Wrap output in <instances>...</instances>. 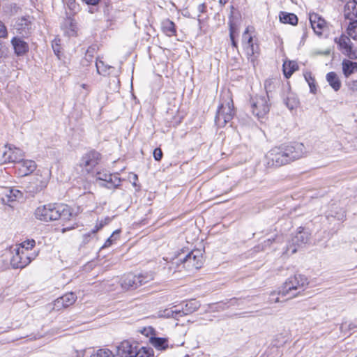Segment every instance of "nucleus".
Returning a JSON list of instances; mask_svg holds the SVG:
<instances>
[{
    "instance_id": "412c9836",
    "label": "nucleus",
    "mask_w": 357,
    "mask_h": 357,
    "mask_svg": "<svg viewBox=\"0 0 357 357\" xmlns=\"http://www.w3.org/2000/svg\"><path fill=\"white\" fill-rule=\"evenodd\" d=\"M200 307V303L195 299H192L185 302V305L180 310L181 316L187 315L196 311Z\"/></svg>"
},
{
    "instance_id": "7c9ffc66",
    "label": "nucleus",
    "mask_w": 357,
    "mask_h": 357,
    "mask_svg": "<svg viewBox=\"0 0 357 357\" xmlns=\"http://www.w3.org/2000/svg\"><path fill=\"white\" fill-rule=\"evenodd\" d=\"M309 240V234L306 231H298L296 236L292 239L293 243L296 244L298 246L307 243Z\"/></svg>"
},
{
    "instance_id": "4c0bfd02",
    "label": "nucleus",
    "mask_w": 357,
    "mask_h": 357,
    "mask_svg": "<svg viewBox=\"0 0 357 357\" xmlns=\"http://www.w3.org/2000/svg\"><path fill=\"white\" fill-rule=\"evenodd\" d=\"M280 296H282V289L280 291H272L268 298V302L269 303H278L280 301Z\"/></svg>"
},
{
    "instance_id": "423d86ee",
    "label": "nucleus",
    "mask_w": 357,
    "mask_h": 357,
    "mask_svg": "<svg viewBox=\"0 0 357 357\" xmlns=\"http://www.w3.org/2000/svg\"><path fill=\"white\" fill-rule=\"evenodd\" d=\"M308 284L307 278L301 274H296L289 277L282 287L283 296H289V298L295 297L304 291Z\"/></svg>"
},
{
    "instance_id": "37998d69",
    "label": "nucleus",
    "mask_w": 357,
    "mask_h": 357,
    "mask_svg": "<svg viewBox=\"0 0 357 357\" xmlns=\"http://www.w3.org/2000/svg\"><path fill=\"white\" fill-rule=\"evenodd\" d=\"M59 41H60L59 40L55 39L52 43V48H53L54 52L58 57H59V53L61 52V50H60L61 48H60V45L59 44Z\"/></svg>"
},
{
    "instance_id": "c85d7f7f",
    "label": "nucleus",
    "mask_w": 357,
    "mask_h": 357,
    "mask_svg": "<svg viewBox=\"0 0 357 357\" xmlns=\"http://www.w3.org/2000/svg\"><path fill=\"white\" fill-rule=\"evenodd\" d=\"M191 7L195 10V17H197L199 21L201 14L204 13L206 9L205 3L202 2V0H194L192 3Z\"/></svg>"
},
{
    "instance_id": "7ed1b4c3",
    "label": "nucleus",
    "mask_w": 357,
    "mask_h": 357,
    "mask_svg": "<svg viewBox=\"0 0 357 357\" xmlns=\"http://www.w3.org/2000/svg\"><path fill=\"white\" fill-rule=\"evenodd\" d=\"M35 215L37 219L47 222L58 219L70 220L77 213L68 205L50 204L38 207Z\"/></svg>"
},
{
    "instance_id": "2f4dec72",
    "label": "nucleus",
    "mask_w": 357,
    "mask_h": 357,
    "mask_svg": "<svg viewBox=\"0 0 357 357\" xmlns=\"http://www.w3.org/2000/svg\"><path fill=\"white\" fill-rule=\"evenodd\" d=\"M96 67L97 73L99 75L105 76L110 73L109 70L112 68V66L105 65L102 60L97 59L96 62Z\"/></svg>"
},
{
    "instance_id": "864d4df0",
    "label": "nucleus",
    "mask_w": 357,
    "mask_h": 357,
    "mask_svg": "<svg viewBox=\"0 0 357 357\" xmlns=\"http://www.w3.org/2000/svg\"><path fill=\"white\" fill-rule=\"evenodd\" d=\"M265 244V245H270L271 243H272V240L271 239H267L266 241H264V243Z\"/></svg>"
},
{
    "instance_id": "393cba45",
    "label": "nucleus",
    "mask_w": 357,
    "mask_h": 357,
    "mask_svg": "<svg viewBox=\"0 0 357 357\" xmlns=\"http://www.w3.org/2000/svg\"><path fill=\"white\" fill-rule=\"evenodd\" d=\"M280 21L284 24L296 25L298 23V17L294 13L280 12L279 15Z\"/></svg>"
},
{
    "instance_id": "5701e85b",
    "label": "nucleus",
    "mask_w": 357,
    "mask_h": 357,
    "mask_svg": "<svg viewBox=\"0 0 357 357\" xmlns=\"http://www.w3.org/2000/svg\"><path fill=\"white\" fill-rule=\"evenodd\" d=\"M326 81L335 91L340 89L342 84L337 75L335 72H330L326 74Z\"/></svg>"
},
{
    "instance_id": "de8ad7c7",
    "label": "nucleus",
    "mask_w": 357,
    "mask_h": 357,
    "mask_svg": "<svg viewBox=\"0 0 357 357\" xmlns=\"http://www.w3.org/2000/svg\"><path fill=\"white\" fill-rule=\"evenodd\" d=\"M138 179V176L137 174H130V176H129V180L130 181H132V185L134 186H136V181H137Z\"/></svg>"
},
{
    "instance_id": "20e7f679",
    "label": "nucleus",
    "mask_w": 357,
    "mask_h": 357,
    "mask_svg": "<svg viewBox=\"0 0 357 357\" xmlns=\"http://www.w3.org/2000/svg\"><path fill=\"white\" fill-rule=\"evenodd\" d=\"M34 240H27L17 245L13 250L10 264L15 268H22L36 258L37 253L32 249L35 246Z\"/></svg>"
},
{
    "instance_id": "a211bd4d",
    "label": "nucleus",
    "mask_w": 357,
    "mask_h": 357,
    "mask_svg": "<svg viewBox=\"0 0 357 357\" xmlns=\"http://www.w3.org/2000/svg\"><path fill=\"white\" fill-rule=\"evenodd\" d=\"M309 20L314 33L318 36H321L326 26V22L325 20L319 15L314 13L310 14Z\"/></svg>"
},
{
    "instance_id": "3c124183",
    "label": "nucleus",
    "mask_w": 357,
    "mask_h": 357,
    "mask_svg": "<svg viewBox=\"0 0 357 357\" xmlns=\"http://www.w3.org/2000/svg\"><path fill=\"white\" fill-rule=\"evenodd\" d=\"M86 3L95 6L98 3L100 0H83Z\"/></svg>"
},
{
    "instance_id": "8fccbe9b",
    "label": "nucleus",
    "mask_w": 357,
    "mask_h": 357,
    "mask_svg": "<svg viewBox=\"0 0 357 357\" xmlns=\"http://www.w3.org/2000/svg\"><path fill=\"white\" fill-rule=\"evenodd\" d=\"M296 250H297V249L295 245H294V246L291 245L289 247H287L286 252H287V254H288L289 252H290V254H294L296 252Z\"/></svg>"
},
{
    "instance_id": "a18cd8bd",
    "label": "nucleus",
    "mask_w": 357,
    "mask_h": 357,
    "mask_svg": "<svg viewBox=\"0 0 357 357\" xmlns=\"http://www.w3.org/2000/svg\"><path fill=\"white\" fill-rule=\"evenodd\" d=\"M153 158L155 160L160 161L162 158V152L160 148H156L153 151Z\"/></svg>"
},
{
    "instance_id": "1a4fd4ad",
    "label": "nucleus",
    "mask_w": 357,
    "mask_h": 357,
    "mask_svg": "<svg viewBox=\"0 0 357 357\" xmlns=\"http://www.w3.org/2000/svg\"><path fill=\"white\" fill-rule=\"evenodd\" d=\"M250 27L248 26L242 35V45L247 58L255 63L258 55L259 47L253 42V35Z\"/></svg>"
},
{
    "instance_id": "2eb2a0df",
    "label": "nucleus",
    "mask_w": 357,
    "mask_h": 357,
    "mask_svg": "<svg viewBox=\"0 0 357 357\" xmlns=\"http://www.w3.org/2000/svg\"><path fill=\"white\" fill-rule=\"evenodd\" d=\"M143 282L144 280L142 279V276H137V275L129 273L124 275L121 278L120 283L123 289L129 290L140 287Z\"/></svg>"
},
{
    "instance_id": "e433bc0d",
    "label": "nucleus",
    "mask_w": 357,
    "mask_h": 357,
    "mask_svg": "<svg viewBox=\"0 0 357 357\" xmlns=\"http://www.w3.org/2000/svg\"><path fill=\"white\" fill-rule=\"evenodd\" d=\"M119 230L114 231L112 234L109 237L107 241L105 242L104 245L102 246V248H105L111 246L112 243L116 241L119 237Z\"/></svg>"
},
{
    "instance_id": "6ab92c4d",
    "label": "nucleus",
    "mask_w": 357,
    "mask_h": 357,
    "mask_svg": "<svg viewBox=\"0 0 357 357\" xmlns=\"http://www.w3.org/2000/svg\"><path fill=\"white\" fill-rule=\"evenodd\" d=\"M22 196V193L19 190L6 188L4 191V197L2 198V200L5 204L11 206L12 203L21 198Z\"/></svg>"
},
{
    "instance_id": "5fc2aeb1",
    "label": "nucleus",
    "mask_w": 357,
    "mask_h": 357,
    "mask_svg": "<svg viewBox=\"0 0 357 357\" xmlns=\"http://www.w3.org/2000/svg\"><path fill=\"white\" fill-rule=\"evenodd\" d=\"M228 0H220V3L222 5L225 4Z\"/></svg>"
},
{
    "instance_id": "f704fd0d",
    "label": "nucleus",
    "mask_w": 357,
    "mask_h": 357,
    "mask_svg": "<svg viewBox=\"0 0 357 357\" xmlns=\"http://www.w3.org/2000/svg\"><path fill=\"white\" fill-rule=\"evenodd\" d=\"M91 357H115L112 351L108 349H100L97 350Z\"/></svg>"
},
{
    "instance_id": "c9c22d12",
    "label": "nucleus",
    "mask_w": 357,
    "mask_h": 357,
    "mask_svg": "<svg viewBox=\"0 0 357 357\" xmlns=\"http://www.w3.org/2000/svg\"><path fill=\"white\" fill-rule=\"evenodd\" d=\"M285 104L290 110H292L298 106L299 102L296 97L289 96L285 100Z\"/></svg>"
},
{
    "instance_id": "0eeeda50",
    "label": "nucleus",
    "mask_w": 357,
    "mask_h": 357,
    "mask_svg": "<svg viewBox=\"0 0 357 357\" xmlns=\"http://www.w3.org/2000/svg\"><path fill=\"white\" fill-rule=\"evenodd\" d=\"M100 154L95 151L84 153L79 160L77 167L83 175L93 174L100 161Z\"/></svg>"
},
{
    "instance_id": "cd10ccee",
    "label": "nucleus",
    "mask_w": 357,
    "mask_h": 357,
    "mask_svg": "<svg viewBox=\"0 0 357 357\" xmlns=\"http://www.w3.org/2000/svg\"><path fill=\"white\" fill-rule=\"evenodd\" d=\"M17 29L22 34H26L31 29V22L29 18L22 17L19 19L16 24Z\"/></svg>"
},
{
    "instance_id": "dca6fc26",
    "label": "nucleus",
    "mask_w": 357,
    "mask_h": 357,
    "mask_svg": "<svg viewBox=\"0 0 357 357\" xmlns=\"http://www.w3.org/2000/svg\"><path fill=\"white\" fill-rule=\"evenodd\" d=\"M77 300L76 295L73 292H69L56 299L53 303L52 309L59 311L63 308L72 305Z\"/></svg>"
},
{
    "instance_id": "72a5a7b5",
    "label": "nucleus",
    "mask_w": 357,
    "mask_h": 357,
    "mask_svg": "<svg viewBox=\"0 0 357 357\" xmlns=\"http://www.w3.org/2000/svg\"><path fill=\"white\" fill-rule=\"evenodd\" d=\"M132 357H151L150 349L144 347H139V344L136 346L135 352L132 354Z\"/></svg>"
},
{
    "instance_id": "a19ab883",
    "label": "nucleus",
    "mask_w": 357,
    "mask_h": 357,
    "mask_svg": "<svg viewBox=\"0 0 357 357\" xmlns=\"http://www.w3.org/2000/svg\"><path fill=\"white\" fill-rule=\"evenodd\" d=\"M102 227V224H99V225H96L94 227L93 229H92V231L88 234H86L84 235V241L85 242H88L89 241V239L88 238H89L91 236V235H95V234Z\"/></svg>"
},
{
    "instance_id": "f257e3e1",
    "label": "nucleus",
    "mask_w": 357,
    "mask_h": 357,
    "mask_svg": "<svg viewBox=\"0 0 357 357\" xmlns=\"http://www.w3.org/2000/svg\"><path fill=\"white\" fill-rule=\"evenodd\" d=\"M357 1L351 0L347 3L344 6V15L345 17L344 23L347 24V33L349 36L342 35L340 38L335 39V43L342 54L351 59L357 58L356 51L353 50V44L350 38L356 40L357 38Z\"/></svg>"
},
{
    "instance_id": "49530a36",
    "label": "nucleus",
    "mask_w": 357,
    "mask_h": 357,
    "mask_svg": "<svg viewBox=\"0 0 357 357\" xmlns=\"http://www.w3.org/2000/svg\"><path fill=\"white\" fill-rule=\"evenodd\" d=\"M137 276H142V279L144 280V282L142 283V285L149 282L153 278V275L149 274H139Z\"/></svg>"
},
{
    "instance_id": "79ce46f5",
    "label": "nucleus",
    "mask_w": 357,
    "mask_h": 357,
    "mask_svg": "<svg viewBox=\"0 0 357 357\" xmlns=\"http://www.w3.org/2000/svg\"><path fill=\"white\" fill-rule=\"evenodd\" d=\"M70 28L69 30L66 31V33L70 36H75L77 33L76 24L73 21H70Z\"/></svg>"
},
{
    "instance_id": "bb28decb",
    "label": "nucleus",
    "mask_w": 357,
    "mask_h": 357,
    "mask_svg": "<svg viewBox=\"0 0 357 357\" xmlns=\"http://www.w3.org/2000/svg\"><path fill=\"white\" fill-rule=\"evenodd\" d=\"M357 68V63L350 60L344 59L342 61V71L346 77H349Z\"/></svg>"
},
{
    "instance_id": "9b49d317",
    "label": "nucleus",
    "mask_w": 357,
    "mask_h": 357,
    "mask_svg": "<svg viewBox=\"0 0 357 357\" xmlns=\"http://www.w3.org/2000/svg\"><path fill=\"white\" fill-rule=\"evenodd\" d=\"M97 181H100V185L107 188H116L121 185V180L118 174H109L106 170L96 172Z\"/></svg>"
},
{
    "instance_id": "ea45409f",
    "label": "nucleus",
    "mask_w": 357,
    "mask_h": 357,
    "mask_svg": "<svg viewBox=\"0 0 357 357\" xmlns=\"http://www.w3.org/2000/svg\"><path fill=\"white\" fill-rule=\"evenodd\" d=\"M274 80L273 79H267L264 82V88L266 89V94L268 96V93L271 92L274 88Z\"/></svg>"
},
{
    "instance_id": "9d476101",
    "label": "nucleus",
    "mask_w": 357,
    "mask_h": 357,
    "mask_svg": "<svg viewBox=\"0 0 357 357\" xmlns=\"http://www.w3.org/2000/svg\"><path fill=\"white\" fill-rule=\"evenodd\" d=\"M2 163L13 162L17 164L22 158H24L25 153L20 148L12 144H6L2 151H0Z\"/></svg>"
},
{
    "instance_id": "4be33fe9",
    "label": "nucleus",
    "mask_w": 357,
    "mask_h": 357,
    "mask_svg": "<svg viewBox=\"0 0 357 357\" xmlns=\"http://www.w3.org/2000/svg\"><path fill=\"white\" fill-rule=\"evenodd\" d=\"M161 29L162 32L169 37L176 35V26L174 23L169 19L162 20L161 23Z\"/></svg>"
},
{
    "instance_id": "4468645a",
    "label": "nucleus",
    "mask_w": 357,
    "mask_h": 357,
    "mask_svg": "<svg viewBox=\"0 0 357 357\" xmlns=\"http://www.w3.org/2000/svg\"><path fill=\"white\" fill-rule=\"evenodd\" d=\"M15 172L18 176L24 177L30 175L37 168L36 162L33 160L22 158L15 166Z\"/></svg>"
},
{
    "instance_id": "f8f14e48",
    "label": "nucleus",
    "mask_w": 357,
    "mask_h": 357,
    "mask_svg": "<svg viewBox=\"0 0 357 357\" xmlns=\"http://www.w3.org/2000/svg\"><path fill=\"white\" fill-rule=\"evenodd\" d=\"M50 178V171L47 169H38L31 182L32 192H38L45 188Z\"/></svg>"
},
{
    "instance_id": "a878e982",
    "label": "nucleus",
    "mask_w": 357,
    "mask_h": 357,
    "mask_svg": "<svg viewBox=\"0 0 357 357\" xmlns=\"http://www.w3.org/2000/svg\"><path fill=\"white\" fill-rule=\"evenodd\" d=\"M298 69V66L294 61H284L283 63V73L287 78L290 77Z\"/></svg>"
},
{
    "instance_id": "603ef678",
    "label": "nucleus",
    "mask_w": 357,
    "mask_h": 357,
    "mask_svg": "<svg viewBox=\"0 0 357 357\" xmlns=\"http://www.w3.org/2000/svg\"><path fill=\"white\" fill-rule=\"evenodd\" d=\"M80 86L86 91V95H87L89 93V86L86 84H82Z\"/></svg>"
},
{
    "instance_id": "f03ea898",
    "label": "nucleus",
    "mask_w": 357,
    "mask_h": 357,
    "mask_svg": "<svg viewBox=\"0 0 357 357\" xmlns=\"http://www.w3.org/2000/svg\"><path fill=\"white\" fill-rule=\"evenodd\" d=\"M306 149L302 143H293L275 147L268 151L265 156L267 167H280L291 161L302 158Z\"/></svg>"
},
{
    "instance_id": "c756f323",
    "label": "nucleus",
    "mask_w": 357,
    "mask_h": 357,
    "mask_svg": "<svg viewBox=\"0 0 357 357\" xmlns=\"http://www.w3.org/2000/svg\"><path fill=\"white\" fill-rule=\"evenodd\" d=\"M151 343L158 350H165L168 347L167 340L162 337H151Z\"/></svg>"
},
{
    "instance_id": "09e8293b",
    "label": "nucleus",
    "mask_w": 357,
    "mask_h": 357,
    "mask_svg": "<svg viewBox=\"0 0 357 357\" xmlns=\"http://www.w3.org/2000/svg\"><path fill=\"white\" fill-rule=\"evenodd\" d=\"M91 186V184L89 182L85 181L83 185V188H84L83 193L89 192Z\"/></svg>"
},
{
    "instance_id": "aec40b11",
    "label": "nucleus",
    "mask_w": 357,
    "mask_h": 357,
    "mask_svg": "<svg viewBox=\"0 0 357 357\" xmlns=\"http://www.w3.org/2000/svg\"><path fill=\"white\" fill-rule=\"evenodd\" d=\"M12 45L15 50V53L18 55H22L28 51V45L22 39L14 37L11 40Z\"/></svg>"
},
{
    "instance_id": "c03bdc74",
    "label": "nucleus",
    "mask_w": 357,
    "mask_h": 357,
    "mask_svg": "<svg viewBox=\"0 0 357 357\" xmlns=\"http://www.w3.org/2000/svg\"><path fill=\"white\" fill-rule=\"evenodd\" d=\"M67 5L69 9L74 13L78 9V5L75 3V0H68Z\"/></svg>"
},
{
    "instance_id": "f3484780",
    "label": "nucleus",
    "mask_w": 357,
    "mask_h": 357,
    "mask_svg": "<svg viewBox=\"0 0 357 357\" xmlns=\"http://www.w3.org/2000/svg\"><path fill=\"white\" fill-rule=\"evenodd\" d=\"M137 343L134 341L124 340L116 347L118 357H132Z\"/></svg>"
},
{
    "instance_id": "473e14b6",
    "label": "nucleus",
    "mask_w": 357,
    "mask_h": 357,
    "mask_svg": "<svg viewBox=\"0 0 357 357\" xmlns=\"http://www.w3.org/2000/svg\"><path fill=\"white\" fill-rule=\"evenodd\" d=\"M304 77L309 85L310 92L314 94L316 93L317 86L315 84V80L312 77V73L310 72L305 73Z\"/></svg>"
},
{
    "instance_id": "ddd939ff",
    "label": "nucleus",
    "mask_w": 357,
    "mask_h": 357,
    "mask_svg": "<svg viewBox=\"0 0 357 357\" xmlns=\"http://www.w3.org/2000/svg\"><path fill=\"white\" fill-rule=\"evenodd\" d=\"M183 267L188 270L199 269L203 264V256L201 250H195L188 253L183 259H180Z\"/></svg>"
},
{
    "instance_id": "39448f33",
    "label": "nucleus",
    "mask_w": 357,
    "mask_h": 357,
    "mask_svg": "<svg viewBox=\"0 0 357 357\" xmlns=\"http://www.w3.org/2000/svg\"><path fill=\"white\" fill-rule=\"evenodd\" d=\"M234 116L233 100L229 91L222 96V102L218 107L215 121L218 126L224 127Z\"/></svg>"
},
{
    "instance_id": "58836bf2",
    "label": "nucleus",
    "mask_w": 357,
    "mask_h": 357,
    "mask_svg": "<svg viewBox=\"0 0 357 357\" xmlns=\"http://www.w3.org/2000/svg\"><path fill=\"white\" fill-rule=\"evenodd\" d=\"M236 31V28L235 25L232 22H230L229 36H230V39L231 41V44L235 47H237V43L236 42V40L234 39V34H235Z\"/></svg>"
},
{
    "instance_id": "b1692460",
    "label": "nucleus",
    "mask_w": 357,
    "mask_h": 357,
    "mask_svg": "<svg viewBox=\"0 0 357 357\" xmlns=\"http://www.w3.org/2000/svg\"><path fill=\"white\" fill-rule=\"evenodd\" d=\"M158 317L160 318H173L178 319L181 317L180 310H173L172 308H167L163 310H160L158 312Z\"/></svg>"
},
{
    "instance_id": "6e6552de",
    "label": "nucleus",
    "mask_w": 357,
    "mask_h": 357,
    "mask_svg": "<svg viewBox=\"0 0 357 357\" xmlns=\"http://www.w3.org/2000/svg\"><path fill=\"white\" fill-rule=\"evenodd\" d=\"M251 111L258 119H264L270 110L268 96L257 95L250 100Z\"/></svg>"
}]
</instances>
